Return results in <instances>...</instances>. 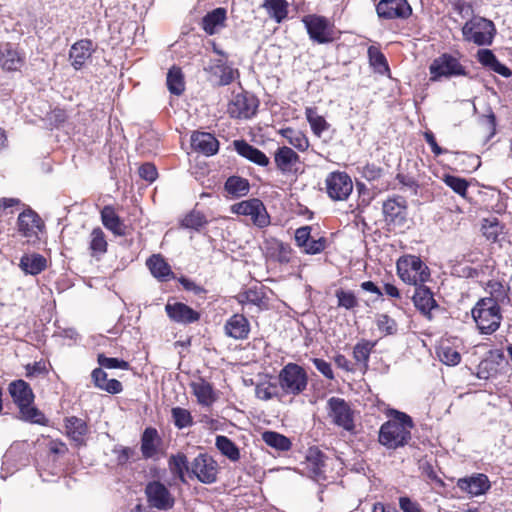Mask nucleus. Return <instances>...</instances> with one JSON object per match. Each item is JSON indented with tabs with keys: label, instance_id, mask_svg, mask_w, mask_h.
Returning a JSON list of instances; mask_svg holds the SVG:
<instances>
[{
	"label": "nucleus",
	"instance_id": "nucleus-15",
	"mask_svg": "<svg viewBox=\"0 0 512 512\" xmlns=\"http://www.w3.org/2000/svg\"><path fill=\"white\" fill-rule=\"evenodd\" d=\"M190 474L202 483H214L217 479V463L207 454H199L191 463Z\"/></svg>",
	"mask_w": 512,
	"mask_h": 512
},
{
	"label": "nucleus",
	"instance_id": "nucleus-1",
	"mask_svg": "<svg viewBox=\"0 0 512 512\" xmlns=\"http://www.w3.org/2000/svg\"><path fill=\"white\" fill-rule=\"evenodd\" d=\"M390 420L383 423L379 430V443L388 449H397L408 444L414 427L412 418L401 411L391 409Z\"/></svg>",
	"mask_w": 512,
	"mask_h": 512
},
{
	"label": "nucleus",
	"instance_id": "nucleus-39",
	"mask_svg": "<svg viewBox=\"0 0 512 512\" xmlns=\"http://www.w3.org/2000/svg\"><path fill=\"white\" fill-rule=\"evenodd\" d=\"M264 443L277 451L285 452L290 450L292 443L288 437L275 431L262 433Z\"/></svg>",
	"mask_w": 512,
	"mask_h": 512
},
{
	"label": "nucleus",
	"instance_id": "nucleus-28",
	"mask_svg": "<svg viewBox=\"0 0 512 512\" xmlns=\"http://www.w3.org/2000/svg\"><path fill=\"white\" fill-rule=\"evenodd\" d=\"M233 145L236 152L249 161L259 166H267L269 164V158L265 153L253 145H250L245 140H235Z\"/></svg>",
	"mask_w": 512,
	"mask_h": 512
},
{
	"label": "nucleus",
	"instance_id": "nucleus-19",
	"mask_svg": "<svg viewBox=\"0 0 512 512\" xmlns=\"http://www.w3.org/2000/svg\"><path fill=\"white\" fill-rule=\"evenodd\" d=\"M96 45L90 39L75 42L69 50V59L75 70H80L95 52Z\"/></svg>",
	"mask_w": 512,
	"mask_h": 512
},
{
	"label": "nucleus",
	"instance_id": "nucleus-51",
	"mask_svg": "<svg viewBox=\"0 0 512 512\" xmlns=\"http://www.w3.org/2000/svg\"><path fill=\"white\" fill-rule=\"evenodd\" d=\"M370 64L380 73L389 71V66L385 55L374 46L368 48Z\"/></svg>",
	"mask_w": 512,
	"mask_h": 512
},
{
	"label": "nucleus",
	"instance_id": "nucleus-41",
	"mask_svg": "<svg viewBox=\"0 0 512 512\" xmlns=\"http://www.w3.org/2000/svg\"><path fill=\"white\" fill-rule=\"evenodd\" d=\"M213 74L219 77V85L226 86L234 81L235 75H238V70L228 65L226 60L219 59L213 67Z\"/></svg>",
	"mask_w": 512,
	"mask_h": 512
},
{
	"label": "nucleus",
	"instance_id": "nucleus-21",
	"mask_svg": "<svg viewBox=\"0 0 512 512\" xmlns=\"http://www.w3.org/2000/svg\"><path fill=\"white\" fill-rule=\"evenodd\" d=\"M412 300L416 309L424 316L430 317L431 310L438 307L432 291L424 284L415 286Z\"/></svg>",
	"mask_w": 512,
	"mask_h": 512
},
{
	"label": "nucleus",
	"instance_id": "nucleus-59",
	"mask_svg": "<svg viewBox=\"0 0 512 512\" xmlns=\"http://www.w3.org/2000/svg\"><path fill=\"white\" fill-rule=\"evenodd\" d=\"M438 356L440 361L446 365L454 366L461 361L460 353L451 347H442L438 352Z\"/></svg>",
	"mask_w": 512,
	"mask_h": 512
},
{
	"label": "nucleus",
	"instance_id": "nucleus-31",
	"mask_svg": "<svg viewBox=\"0 0 512 512\" xmlns=\"http://www.w3.org/2000/svg\"><path fill=\"white\" fill-rule=\"evenodd\" d=\"M101 221L104 227L110 230L116 236H124L126 234V226L117 215L114 207L106 205L101 210Z\"/></svg>",
	"mask_w": 512,
	"mask_h": 512
},
{
	"label": "nucleus",
	"instance_id": "nucleus-57",
	"mask_svg": "<svg viewBox=\"0 0 512 512\" xmlns=\"http://www.w3.org/2000/svg\"><path fill=\"white\" fill-rule=\"evenodd\" d=\"M335 295L338 301V307L352 310L358 306V299L352 291L339 289L336 291Z\"/></svg>",
	"mask_w": 512,
	"mask_h": 512
},
{
	"label": "nucleus",
	"instance_id": "nucleus-45",
	"mask_svg": "<svg viewBox=\"0 0 512 512\" xmlns=\"http://www.w3.org/2000/svg\"><path fill=\"white\" fill-rule=\"evenodd\" d=\"M306 118L313 133L320 137L322 133L329 129L330 125L325 118L317 113L316 108H306Z\"/></svg>",
	"mask_w": 512,
	"mask_h": 512
},
{
	"label": "nucleus",
	"instance_id": "nucleus-18",
	"mask_svg": "<svg viewBox=\"0 0 512 512\" xmlns=\"http://www.w3.org/2000/svg\"><path fill=\"white\" fill-rule=\"evenodd\" d=\"M274 162L283 174H296L301 164L300 156L288 146H281L275 151Z\"/></svg>",
	"mask_w": 512,
	"mask_h": 512
},
{
	"label": "nucleus",
	"instance_id": "nucleus-36",
	"mask_svg": "<svg viewBox=\"0 0 512 512\" xmlns=\"http://www.w3.org/2000/svg\"><path fill=\"white\" fill-rule=\"evenodd\" d=\"M108 243L100 227L94 228L90 233L89 250L92 257L99 258L107 252Z\"/></svg>",
	"mask_w": 512,
	"mask_h": 512
},
{
	"label": "nucleus",
	"instance_id": "nucleus-29",
	"mask_svg": "<svg viewBox=\"0 0 512 512\" xmlns=\"http://www.w3.org/2000/svg\"><path fill=\"white\" fill-rule=\"evenodd\" d=\"M477 60L478 62L484 66L492 70L493 72L505 77L509 78L512 75V71L506 65L501 63L492 50L490 49H479L477 52Z\"/></svg>",
	"mask_w": 512,
	"mask_h": 512
},
{
	"label": "nucleus",
	"instance_id": "nucleus-14",
	"mask_svg": "<svg viewBox=\"0 0 512 512\" xmlns=\"http://www.w3.org/2000/svg\"><path fill=\"white\" fill-rule=\"evenodd\" d=\"M303 23L307 29L309 37L314 42L325 44L333 41L332 30L325 17L307 15L303 18Z\"/></svg>",
	"mask_w": 512,
	"mask_h": 512
},
{
	"label": "nucleus",
	"instance_id": "nucleus-42",
	"mask_svg": "<svg viewBox=\"0 0 512 512\" xmlns=\"http://www.w3.org/2000/svg\"><path fill=\"white\" fill-rule=\"evenodd\" d=\"M166 84L169 92L176 96L185 90L184 76L180 68L173 66L167 73Z\"/></svg>",
	"mask_w": 512,
	"mask_h": 512
},
{
	"label": "nucleus",
	"instance_id": "nucleus-53",
	"mask_svg": "<svg viewBox=\"0 0 512 512\" xmlns=\"http://www.w3.org/2000/svg\"><path fill=\"white\" fill-rule=\"evenodd\" d=\"M207 224V220L203 213L199 211H191L181 221V226L187 229L199 230Z\"/></svg>",
	"mask_w": 512,
	"mask_h": 512
},
{
	"label": "nucleus",
	"instance_id": "nucleus-9",
	"mask_svg": "<svg viewBox=\"0 0 512 512\" xmlns=\"http://www.w3.org/2000/svg\"><path fill=\"white\" fill-rule=\"evenodd\" d=\"M145 495L148 505L161 511L173 508L175 499L169 489L158 480L148 482L145 487Z\"/></svg>",
	"mask_w": 512,
	"mask_h": 512
},
{
	"label": "nucleus",
	"instance_id": "nucleus-3",
	"mask_svg": "<svg viewBox=\"0 0 512 512\" xmlns=\"http://www.w3.org/2000/svg\"><path fill=\"white\" fill-rule=\"evenodd\" d=\"M472 317L480 333L487 335L495 332L502 320L500 306H497L492 300L480 299L472 309Z\"/></svg>",
	"mask_w": 512,
	"mask_h": 512
},
{
	"label": "nucleus",
	"instance_id": "nucleus-50",
	"mask_svg": "<svg viewBox=\"0 0 512 512\" xmlns=\"http://www.w3.org/2000/svg\"><path fill=\"white\" fill-rule=\"evenodd\" d=\"M374 346L375 343L368 340L358 342L353 348V357L355 361L367 365Z\"/></svg>",
	"mask_w": 512,
	"mask_h": 512
},
{
	"label": "nucleus",
	"instance_id": "nucleus-54",
	"mask_svg": "<svg viewBox=\"0 0 512 512\" xmlns=\"http://www.w3.org/2000/svg\"><path fill=\"white\" fill-rule=\"evenodd\" d=\"M255 395L260 400H270L274 397H278L279 388L277 384L271 382H263L256 385Z\"/></svg>",
	"mask_w": 512,
	"mask_h": 512
},
{
	"label": "nucleus",
	"instance_id": "nucleus-32",
	"mask_svg": "<svg viewBox=\"0 0 512 512\" xmlns=\"http://www.w3.org/2000/svg\"><path fill=\"white\" fill-rule=\"evenodd\" d=\"M227 11L225 8L218 7L208 12L201 21L202 29L209 35L215 34L219 28L225 26Z\"/></svg>",
	"mask_w": 512,
	"mask_h": 512
},
{
	"label": "nucleus",
	"instance_id": "nucleus-2",
	"mask_svg": "<svg viewBox=\"0 0 512 512\" xmlns=\"http://www.w3.org/2000/svg\"><path fill=\"white\" fill-rule=\"evenodd\" d=\"M461 32L463 40L468 43L490 46L496 35V27L493 21L479 15H472L463 25Z\"/></svg>",
	"mask_w": 512,
	"mask_h": 512
},
{
	"label": "nucleus",
	"instance_id": "nucleus-26",
	"mask_svg": "<svg viewBox=\"0 0 512 512\" xmlns=\"http://www.w3.org/2000/svg\"><path fill=\"white\" fill-rule=\"evenodd\" d=\"M8 390L13 399V402L17 405L18 408H21L22 404H33L34 393L30 385L24 380L19 379L12 381L9 384Z\"/></svg>",
	"mask_w": 512,
	"mask_h": 512
},
{
	"label": "nucleus",
	"instance_id": "nucleus-38",
	"mask_svg": "<svg viewBox=\"0 0 512 512\" xmlns=\"http://www.w3.org/2000/svg\"><path fill=\"white\" fill-rule=\"evenodd\" d=\"M224 188L229 195L234 198H239L246 196L249 193L250 184L245 178L240 176H231L226 180Z\"/></svg>",
	"mask_w": 512,
	"mask_h": 512
},
{
	"label": "nucleus",
	"instance_id": "nucleus-22",
	"mask_svg": "<svg viewBox=\"0 0 512 512\" xmlns=\"http://www.w3.org/2000/svg\"><path fill=\"white\" fill-rule=\"evenodd\" d=\"M24 64V57L10 43L0 44V66L4 71H18Z\"/></svg>",
	"mask_w": 512,
	"mask_h": 512
},
{
	"label": "nucleus",
	"instance_id": "nucleus-5",
	"mask_svg": "<svg viewBox=\"0 0 512 512\" xmlns=\"http://www.w3.org/2000/svg\"><path fill=\"white\" fill-rule=\"evenodd\" d=\"M382 212L389 231L404 230L408 221V206L405 198L394 196L383 202Z\"/></svg>",
	"mask_w": 512,
	"mask_h": 512
},
{
	"label": "nucleus",
	"instance_id": "nucleus-20",
	"mask_svg": "<svg viewBox=\"0 0 512 512\" xmlns=\"http://www.w3.org/2000/svg\"><path fill=\"white\" fill-rule=\"evenodd\" d=\"M457 486L472 496L485 494L491 487L490 481L485 474H475L471 477L460 478Z\"/></svg>",
	"mask_w": 512,
	"mask_h": 512
},
{
	"label": "nucleus",
	"instance_id": "nucleus-47",
	"mask_svg": "<svg viewBox=\"0 0 512 512\" xmlns=\"http://www.w3.org/2000/svg\"><path fill=\"white\" fill-rule=\"evenodd\" d=\"M263 6L277 23H280L287 17L288 4L286 0H264Z\"/></svg>",
	"mask_w": 512,
	"mask_h": 512
},
{
	"label": "nucleus",
	"instance_id": "nucleus-56",
	"mask_svg": "<svg viewBox=\"0 0 512 512\" xmlns=\"http://www.w3.org/2000/svg\"><path fill=\"white\" fill-rule=\"evenodd\" d=\"M97 362L103 369H123L128 370L130 365L123 359L107 357L103 353L98 354Z\"/></svg>",
	"mask_w": 512,
	"mask_h": 512
},
{
	"label": "nucleus",
	"instance_id": "nucleus-24",
	"mask_svg": "<svg viewBox=\"0 0 512 512\" xmlns=\"http://www.w3.org/2000/svg\"><path fill=\"white\" fill-rule=\"evenodd\" d=\"M192 148L206 156H212L218 152L219 142L210 133L194 132L191 136Z\"/></svg>",
	"mask_w": 512,
	"mask_h": 512
},
{
	"label": "nucleus",
	"instance_id": "nucleus-62",
	"mask_svg": "<svg viewBox=\"0 0 512 512\" xmlns=\"http://www.w3.org/2000/svg\"><path fill=\"white\" fill-rule=\"evenodd\" d=\"M138 172H139V176L142 179H144L150 183L155 181L158 176V172H157L155 165L152 163H149V162L142 164L139 167Z\"/></svg>",
	"mask_w": 512,
	"mask_h": 512
},
{
	"label": "nucleus",
	"instance_id": "nucleus-17",
	"mask_svg": "<svg viewBox=\"0 0 512 512\" xmlns=\"http://www.w3.org/2000/svg\"><path fill=\"white\" fill-rule=\"evenodd\" d=\"M376 12L382 19H406L411 15L412 9L407 0H380Z\"/></svg>",
	"mask_w": 512,
	"mask_h": 512
},
{
	"label": "nucleus",
	"instance_id": "nucleus-10",
	"mask_svg": "<svg viewBox=\"0 0 512 512\" xmlns=\"http://www.w3.org/2000/svg\"><path fill=\"white\" fill-rule=\"evenodd\" d=\"M328 416L332 422L348 432L355 429L353 412L348 403L339 397H331L327 402Z\"/></svg>",
	"mask_w": 512,
	"mask_h": 512
},
{
	"label": "nucleus",
	"instance_id": "nucleus-4",
	"mask_svg": "<svg viewBox=\"0 0 512 512\" xmlns=\"http://www.w3.org/2000/svg\"><path fill=\"white\" fill-rule=\"evenodd\" d=\"M397 273L402 281L414 286L424 284L430 279L428 266L415 255H407L397 262Z\"/></svg>",
	"mask_w": 512,
	"mask_h": 512
},
{
	"label": "nucleus",
	"instance_id": "nucleus-35",
	"mask_svg": "<svg viewBox=\"0 0 512 512\" xmlns=\"http://www.w3.org/2000/svg\"><path fill=\"white\" fill-rule=\"evenodd\" d=\"M191 388L198 403L202 406L209 407L217 400L212 384L203 379H200L198 382H192Z\"/></svg>",
	"mask_w": 512,
	"mask_h": 512
},
{
	"label": "nucleus",
	"instance_id": "nucleus-46",
	"mask_svg": "<svg viewBox=\"0 0 512 512\" xmlns=\"http://www.w3.org/2000/svg\"><path fill=\"white\" fill-rule=\"evenodd\" d=\"M20 419L39 425H46L48 420L45 415L33 404H26L19 408Z\"/></svg>",
	"mask_w": 512,
	"mask_h": 512
},
{
	"label": "nucleus",
	"instance_id": "nucleus-7",
	"mask_svg": "<svg viewBox=\"0 0 512 512\" xmlns=\"http://www.w3.org/2000/svg\"><path fill=\"white\" fill-rule=\"evenodd\" d=\"M231 211L237 215L249 216L252 223L258 228H265L270 224V216L263 202L258 198L235 203Z\"/></svg>",
	"mask_w": 512,
	"mask_h": 512
},
{
	"label": "nucleus",
	"instance_id": "nucleus-34",
	"mask_svg": "<svg viewBox=\"0 0 512 512\" xmlns=\"http://www.w3.org/2000/svg\"><path fill=\"white\" fill-rule=\"evenodd\" d=\"M20 268L25 274L38 275L47 267V260L38 253L24 254L20 259Z\"/></svg>",
	"mask_w": 512,
	"mask_h": 512
},
{
	"label": "nucleus",
	"instance_id": "nucleus-55",
	"mask_svg": "<svg viewBox=\"0 0 512 512\" xmlns=\"http://www.w3.org/2000/svg\"><path fill=\"white\" fill-rule=\"evenodd\" d=\"M376 325L378 330L385 335H394L398 330L397 322L387 314L377 315Z\"/></svg>",
	"mask_w": 512,
	"mask_h": 512
},
{
	"label": "nucleus",
	"instance_id": "nucleus-13",
	"mask_svg": "<svg viewBox=\"0 0 512 512\" xmlns=\"http://www.w3.org/2000/svg\"><path fill=\"white\" fill-rule=\"evenodd\" d=\"M16 225L21 236L33 241L39 239V232H42L45 227L43 220L31 208L18 215Z\"/></svg>",
	"mask_w": 512,
	"mask_h": 512
},
{
	"label": "nucleus",
	"instance_id": "nucleus-25",
	"mask_svg": "<svg viewBox=\"0 0 512 512\" xmlns=\"http://www.w3.org/2000/svg\"><path fill=\"white\" fill-rule=\"evenodd\" d=\"M64 426L67 436L77 446L85 445V437L88 433V425L83 419L76 416L66 417L64 420Z\"/></svg>",
	"mask_w": 512,
	"mask_h": 512
},
{
	"label": "nucleus",
	"instance_id": "nucleus-37",
	"mask_svg": "<svg viewBox=\"0 0 512 512\" xmlns=\"http://www.w3.org/2000/svg\"><path fill=\"white\" fill-rule=\"evenodd\" d=\"M487 291L490 294V297L482 298V300H492L493 303H495L497 306H500V304H505L510 301L508 293V285L505 286L501 282L496 280H490L487 283Z\"/></svg>",
	"mask_w": 512,
	"mask_h": 512
},
{
	"label": "nucleus",
	"instance_id": "nucleus-27",
	"mask_svg": "<svg viewBox=\"0 0 512 512\" xmlns=\"http://www.w3.org/2000/svg\"><path fill=\"white\" fill-rule=\"evenodd\" d=\"M146 266L150 270L153 277L160 282H167L174 278V273L170 265L160 254L150 256L146 261Z\"/></svg>",
	"mask_w": 512,
	"mask_h": 512
},
{
	"label": "nucleus",
	"instance_id": "nucleus-40",
	"mask_svg": "<svg viewBox=\"0 0 512 512\" xmlns=\"http://www.w3.org/2000/svg\"><path fill=\"white\" fill-rule=\"evenodd\" d=\"M280 134L288 141L290 145L299 151H306L309 147L308 138L302 131L287 127L281 129Z\"/></svg>",
	"mask_w": 512,
	"mask_h": 512
},
{
	"label": "nucleus",
	"instance_id": "nucleus-60",
	"mask_svg": "<svg viewBox=\"0 0 512 512\" xmlns=\"http://www.w3.org/2000/svg\"><path fill=\"white\" fill-rule=\"evenodd\" d=\"M483 235L489 241L496 242L500 233L499 222L497 219L489 222L488 224H483L482 226Z\"/></svg>",
	"mask_w": 512,
	"mask_h": 512
},
{
	"label": "nucleus",
	"instance_id": "nucleus-64",
	"mask_svg": "<svg viewBox=\"0 0 512 512\" xmlns=\"http://www.w3.org/2000/svg\"><path fill=\"white\" fill-rule=\"evenodd\" d=\"M315 368L327 379L333 380L334 379V373L331 367V364L327 361L320 359V358H314L312 360Z\"/></svg>",
	"mask_w": 512,
	"mask_h": 512
},
{
	"label": "nucleus",
	"instance_id": "nucleus-33",
	"mask_svg": "<svg viewBox=\"0 0 512 512\" xmlns=\"http://www.w3.org/2000/svg\"><path fill=\"white\" fill-rule=\"evenodd\" d=\"M161 439L158 431L153 427H147L141 436V453L144 459L153 458L158 453Z\"/></svg>",
	"mask_w": 512,
	"mask_h": 512
},
{
	"label": "nucleus",
	"instance_id": "nucleus-6",
	"mask_svg": "<svg viewBox=\"0 0 512 512\" xmlns=\"http://www.w3.org/2000/svg\"><path fill=\"white\" fill-rule=\"evenodd\" d=\"M279 385L286 394L299 395L308 383L306 371L295 363L285 365L278 376Z\"/></svg>",
	"mask_w": 512,
	"mask_h": 512
},
{
	"label": "nucleus",
	"instance_id": "nucleus-44",
	"mask_svg": "<svg viewBox=\"0 0 512 512\" xmlns=\"http://www.w3.org/2000/svg\"><path fill=\"white\" fill-rule=\"evenodd\" d=\"M216 448L229 460L238 461L240 458V451L236 444L227 436L218 435L215 442Z\"/></svg>",
	"mask_w": 512,
	"mask_h": 512
},
{
	"label": "nucleus",
	"instance_id": "nucleus-12",
	"mask_svg": "<svg viewBox=\"0 0 512 512\" xmlns=\"http://www.w3.org/2000/svg\"><path fill=\"white\" fill-rule=\"evenodd\" d=\"M259 100L249 92H241L232 98L228 105V113L233 118L249 119L256 114Z\"/></svg>",
	"mask_w": 512,
	"mask_h": 512
},
{
	"label": "nucleus",
	"instance_id": "nucleus-43",
	"mask_svg": "<svg viewBox=\"0 0 512 512\" xmlns=\"http://www.w3.org/2000/svg\"><path fill=\"white\" fill-rule=\"evenodd\" d=\"M168 463L171 472L182 482H185V472L190 473L191 471V465H189L186 455L183 453L172 455L169 458Z\"/></svg>",
	"mask_w": 512,
	"mask_h": 512
},
{
	"label": "nucleus",
	"instance_id": "nucleus-63",
	"mask_svg": "<svg viewBox=\"0 0 512 512\" xmlns=\"http://www.w3.org/2000/svg\"><path fill=\"white\" fill-rule=\"evenodd\" d=\"M311 231L312 228L310 226H302L296 229L295 231V242L297 246L302 248L303 246L307 245V242L311 240Z\"/></svg>",
	"mask_w": 512,
	"mask_h": 512
},
{
	"label": "nucleus",
	"instance_id": "nucleus-16",
	"mask_svg": "<svg viewBox=\"0 0 512 512\" xmlns=\"http://www.w3.org/2000/svg\"><path fill=\"white\" fill-rule=\"evenodd\" d=\"M165 312L168 318L177 324L190 325L200 320L201 314L183 302H167Z\"/></svg>",
	"mask_w": 512,
	"mask_h": 512
},
{
	"label": "nucleus",
	"instance_id": "nucleus-8",
	"mask_svg": "<svg viewBox=\"0 0 512 512\" xmlns=\"http://www.w3.org/2000/svg\"><path fill=\"white\" fill-rule=\"evenodd\" d=\"M430 74L432 80L441 77L451 78L457 76H467L466 68L460 63L459 59L451 54L444 53L435 58L431 63Z\"/></svg>",
	"mask_w": 512,
	"mask_h": 512
},
{
	"label": "nucleus",
	"instance_id": "nucleus-30",
	"mask_svg": "<svg viewBox=\"0 0 512 512\" xmlns=\"http://www.w3.org/2000/svg\"><path fill=\"white\" fill-rule=\"evenodd\" d=\"M91 379L95 387L110 394H119L123 391V385L117 379H108L107 373L101 366L93 369Z\"/></svg>",
	"mask_w": 512,
	"mask_h": 512
},
{
	"label": "nucleus",
	"instance_id": "nucleus-23",
	"mask_svg": "<svg viewBox=\"0 0 512 512\" xmlns=\"http://www.w3.org/2000/svg\"><path fill=\"white\" fill-rule=\"evenodd\" d=\"M224 330L227 336L236 340H244L250 333V324L244 315L234 314L226 321Z\"/></svg>",
	"mask_w": 512,
	"mask_h": 512
},
{
	"label": "nucleus",
	"instance_id": "nucleus-11",
	"mask_svg": "<svg viewBox=\"0 0 512 512\" xmlns=\"http://www.w3.org/2000/svg\"><path fill=\"white\" fill-rule=\"evenodd\" d=\"M326 192L334 201L346 200L353 190V182L346 172H331L325 179Z\"/></svg>",
	"mask_w": 512,
	"mask_h": 512
},
{
	"label": "nucleus",
	"instance_id": "nucleus-49",
	"mask_svg": "<svg viewBox=\"0 0 512 512\" xmlns=\"http://www.w3.org/2000/svg\"><path fill=\"white\" fill-rule=\"evenodd\" d=\"M443 182L461 197H466L469 182L465 178L446 174L443 176Z\"/></svg>",
	"mask_w": 512,
	"mask_h": 512
},
{
	"label": "nucleus",
	"instance_id": "nucleus-61",
	"mask_svg": "<svg viewBox=\"0 0 512 512\" xmlns=\"http://www.w3.org/2000/svg\"><path fill=\"white\" fill-rule=\"evenodd\" d=\"M451 5L453 10L463 18L474 15L472 4L465 0H452Z\"/></svg>",
	"mask_w": 512,
	"mask_h": 512
},
{
	"label": "nucleus",
	"instance_id": "nucleus-58",
	"mask_svg": "<svg viewBox=\"0 0 512 512\" xmlns=\"http://www.w3.org/2000/svg\"><path fill=\"white\" fill-rule=\"evenodd\" d=\"M328 241L325 237L314 238L311 237V240L307 242V245L302 247V250L305 254L308 255H316L324 251L327 247Z\"/></svg>",
	"mask_w": 512,
	"mask_h": 512
},
{
	"label": "nucleus",
	"instance_id": "nucleus-52",
	"mask_svg": "<svg viewBox=\"0 0 512 512\" xmlns=\"http://www.w3.org/2000/svg\"><path fill=\"white\" fill-rule=\"evenodd\" d=\"M171 414L174 425L177 428L183 429L193 425V417L190 411H188L187 409L181 407H174L171 410Z\"/></svg>",
	"mask_w": 512,
	"mask_h": 512
},
{
	"label": "nucleus",
	"instance_id": "nucleus-48",
	"mask_svg": "<svg viewBox=\"0 0 512 512\" xmlns=\"http://www.w3.org/2000/svg\"><path fill=\"white\" fill-rule=\"evenodd\" d=\"M325 455L321 451L311 452L308 456V462L310 465V471L317 480L325 479L324 471Z\"/></svg>",
	"mask_w": 512,
	"mask_h": 512
}]
</instances>
